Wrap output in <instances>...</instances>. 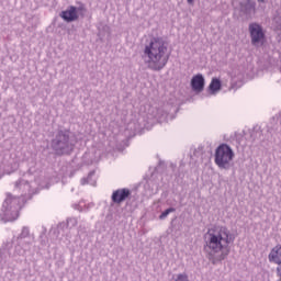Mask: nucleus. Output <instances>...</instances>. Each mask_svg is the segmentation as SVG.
Returning a JSON list of instances; mask_svg holds the SVG:
<instances>
[{
    "label": "nucleus",
    "instance_id": "1",
    "mask_svg": "<svg viewBox=\"0 0 281 281\" xmlns=\"http://www.w3.org/2000/svg\"><path fill=\"white\" fill-rule=\"evenodd\" d=\"M204 251L212 265L223 262L229 256V245L234 243V235L225 226H216L206 234Z\"/></svg>",
    "mask_w": 281,
    "mask_h": 281
},
{
    "label": "nucleus",
    "instance_id": "2",
    "mask_svg": "<svg viewBox=\"0 0 281 281\" xmlns=\"http://www.w3.org/2000/svg\"><path fill=\"white\" fill-rule=\"evenodd\" d=\"M142 58L145 65L151 71H161L170 60V52H168V42L162 37H153L145 45Z\"/></svg>",
    "mask_w": 281,
    "mask_h": 281
},
{
    "label": "nucleus",
    "instance_id": "3",
    "mask_svg": "<svg viewBox=\"0 0 281 281\" xmlns=\"http://www.w3.org/2000/svg\"><path fill=\"white\" fill-rule=\"evenodd\" d=\"M76 143L74 137H71V132L67 130H59L50 140V148L54 150L55 155L61 157V155H71Z\"/></svg>",
    "mask_w": 281,
    "mask_h": 281
},
{
    "label": "nucleus",
    "instance_id": "4",
    "mask_svg": "<svg viewBox=\"0 0 281 281\" xmlns=\"http://www.w3.org/2000/svg\"><path fill=\"white\" fill-rule=\"evenodd\" d=\"M21 199V196H14L12 193H7V198L0 212V221H2V223H11L12 221H16V218H19Z\"/></svg>",
    "mask_w": 281,
    "mask_h": 281
},
{
    "label": "nucleus",
    "instance_id": "5",
    "mask_svg": "<svg viewBox=\"0 0 281 281\" xmlns=\"http://www.w3.org/2000/svg\"><path fill=\"white\" fill-rule=\"evenodd\" d=\"M234 161V150L227 144H221L215 149V164L220 170H232Z\"/></svg>",
    "mask_w": 281,
    "mask_h": 281
},
{
    "label": "nucleus",
    "instance_id": "6",
    "mask_svg": "<svg viewBox=\"0 0 281 281\" xmlns=\"http://www.w3.org/2000/svg\"><path fill=\"white\" fill-rule=\"evenodd\" d=\"M32 249V237L30 228L23 227L21 234L16 237L15 254L16 256H25Z\"/></svg>",
    "mask_w": 281,
    "mask_h": 281
},
{
    "label": "nucleus",
    "instance_id": "7",
    "mask_svg": "<svg viewBox=\"0 0 281 281\" xmlns=\"http://www.w3.org/2000/svg\"><path fill=\"white\" fill-rule=\"evenodd\" d=\"M248 32L250 34V41L254 47H260V45L265 43V31L260 24L250 23L248 26Z\"/></svg>",
    "mask_w": 281,
    "mask_h": 281
},
{
    "label": "nucleus",
    "instance_id": "8",
    "mask_svg": "<svg viewBox=\"0 0 281 281\" xmlns=\"http://www.w3.org/2000/svg\"><path fill=\"white\" fill-rule=\"evenodd\" d=\"M128 196H131V190L123 188L113 191L111 199L116 205H121V203H124Z\"/></svg>",
    "mask_w": 281,
    "mask_h": 281
},
{
    "label": "nucleus",
    "instance_id": "9",
    "mask_svg": "<svg viewBox=\"0 0 281 281\" xmlns=\"http://www.w3.org/2000/svg\"><path fill=\"white\" fill-rule=\"evenodd\" d=\"M191 89L195 91L196 93H201L203 89H205V78L203 75L198 74L192 77L191 79Z\"/></svg>",
    "mask_w": 281,
    "mask_h": 281
},
{
    "label": "nucleus",
    "instance_id": "10",
    "mask_svg": "<svg viewBox=\"0 0 281 281\" xmlns=\"http://www.w3.org/2000/svg\"><path fill=\"white\" fill-rule=\"evenodd\" d=\"M15 190H19L23 194H34V190H32V184H30L29 180H25V178H21L18 181H15Z\"/></svg>",
    "mask_w": 281,
    "mask_h": 281
},
{
    "label": "nucleus",
    "instance_id": "11",
    "mask_svg": "<svg viewBox=\"0 0 281 281\" xmlns=\"http://www.w3.org/2000/svg\"><path fill=\"white\" fill-rule=\"evenodd\" d=\"M60 16L67 23H74V21H78V9L70 5L66 11L60 13Z\"/></svg>",
    "mask_w": 281,
    "mask_h": 281
},
{
    "label": "nucleus",
    "instance_id": "12",
    "mask_svg": "<svg viewBox=\"0 0 281 281\" xmlns=\"http://www.w3.org/2000/svg\"><path fill=\"white\" fill-rule=\"evenodd\" d=\"M10 249H12V241H7L0 249V265H5L10 260Z\"/></svg>",
    "mask_w": 281,
    "mask_h": 281
},
{
    "label": "nucleus",
    "instance_id": "13",
    "mask_svg": "<svg viewBox=\"0 0 281 281\" xmlns=\"http://www.w3.org/2000/svg\"><path fill=\"white\" fill-rule=\"evenodd\" d=\"M269 262H274V265H281V245L273 247L268 255Z\"/></svg>",
    "mask_w": 281,
    "mask_h": 281
},
{
    "label": "nucleus",
    "instance_id": "14",
    "mask_svg": "<svg viewBox=\"0 0 281 281\" xmlns=\"http://www.w3.org/2000/svg\"><path fill=\"white\" fill-rule=\"evenodd\" d=\"M221 79L218 78H213L210 86H209V91L211 93V95H216V93H218V91H221Z\"/></svg>",
    "mask_w": 281,
    "mask_h": 281
},
{
    "label": "nucleus",
    "instance_id": "15",
    "mask_svg": "<svg viewBox=\"0 0 281 281\" xmlns=\"http://www.w3.org/2000/svg\"><path fill=\"white\" fill-rule=\"evenodd\" d=\"M95 171H90L87 178L81 179V186H87L89 183L90 186H95Z\"/></svg>",
    "mask_w": 281,
    "mask_h": 281
},
{
    "label": "nucleus",
    "instance_id": "16",
    "mask_svg": "<svg viewBox=\"0 0 281 281\" xmlns=\"http://www.w3.org/2000/svg\"><path fill=\"white\" fill-rule=\"evenodd\" d=\"M273 21L277 30L281 32V9L277 11V14L273 18Z\"/></svg>",
    "mask_w": 281,
    "mask_h": 281
},
{
    "label": "nucleus",
    "instance_id": "17",
    "mask_svg": "<svg viewBox=\"0 0 281 281\" xmlns=\"http://www.w3.org/2000/svg\"><path fill=\"white\" fill-rule=\"evenodd\" d=\"M172 212H177V209H175V207H169V209L165 210V211L159 215L160 221H164V220L168 218V215H169V214H172Z\"/></svg>",
    "mask_w": 281,
    "mask_h": 281
},
{
    "label": "nucleus",
    "instance_id": "18",
    "mask_svg": "<svg viewBox=\"0 0 281 281\" xmlns=\"http://www.w3.org/2000/svg\"><path fill=\"white\" fill-rule=\"evenodd\" d=\"M270 131H278V116H273L271 122H270V126H269Z\"/></svg>",
    "mask_w": 281,
    "mask_h": 281
},
{
    "label": "nucleus",
    "instance_id": "19",
    "mask_svg": "<svg viewBox=\"0 0 281 281\" xmlns=\"http://www.w3.org/2000/svg\"><path fill=\"white\" fill-rule=\"evenodd\" d=\"M175 281H190V278L188 277V273H179L176 276Z\"/></svg>",
    "mask_w": 281,
    "mask_h": 281
},
{
    "label": "nucleus",
    "instance_id": "20",
    "mask_svg": "<svg viewBox=\"0 0 281 281\" xmlns=\"http://www.w3.org/2000/svg\"><path fill=\"white\" fill-rule=\"evenodd\" d=\"M67 225L69 227H76L78 225V220L76 217H70L67 220Z\"/></svg>",
    "mask_w": 281,
    "mask_h": 281
},
{
    "label": "nucleus",
    "instance_id": "21",
    "mask_svg": "<svg viewBox=\"0 0 281 281\" xmlns=\"http://www.w3.org/2000/svg\"><path fill=\"white\" fill-rule=\"evenodd\" d=\"M249 10H251V4H245L241 8V12H244V14H249Z\"/></svg>",
    "mask_w": 281,
    "mask_h": 281
},
{
    "label": "nucleus",
    "instance_id": "22",
    "mask_svg": "<svg viewBox=\"0 0 281 281\" xmlns=\"http://www.w3.org/2000/svg\"><path fill=\"white\" fill-rule=\"evenodd\" d=\"M187 3H189L190 5H192V3H194V0H187Z\"/></svg>",
    "mask_w": 281,
    "mask_h": 281
},
{
    "label": "nucleus",
    "instance_id": "23",
    "mask_svg": "<svg viewBox=\"0 0 281 281\" xmlns=\"http://www.w3.org/2000/svg\"><path fill=\"white\" fill-rule=\"evenodd\" d=\"M259 1V3H265V0H258Z\"/></svg>",
    "mask_w": 281,
    "mask_h": 281
}]
</instances>
